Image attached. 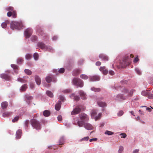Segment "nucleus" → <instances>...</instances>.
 Wrapping results in <instances>:
<instances>
[{"label":"nucleus","mask_w":153,"mask_h":153,"mask_svg":"<svg viewBox=\"0 0 153 153\" xmlns=\"http://www.w3.org/2000/svg\"><path fill=\"white\" fill-rule=\"evenodd\" d=\"M135 91L134 89H131L130 91L129 90L126 88H124L121 91L123 94H119L116 96L115 97V100L120 101L127 99L129 97L132 96L133 93Z\"/></svg>","instance_id":"nucleus-1"},{"label":"nucleus","mask_w":153,"mask_h":153,"mask_svg":"<svg viewBox=\"0 0 153 153\" xmlns=\"http://www.w3.org/2000/svg\"><path fill=\"white\" fill-rule=\"evenodd\" d=\"M30 123L33 127L37 130H40L41 128V125L39 121L35 119L30 120Z\"/></svg>","instance_id":"nucleus-2"},{"label":"nucleus","mask_w":153,"mask_h":153,"mask_svg":"<svg viewBox=\"0 0 153 153\" xmlns=\"http://www.w3.org/2000/svg\"><path fill=\"white\" fill-rule=\"evenodd\" d=\"M23 27V25L21 22H16L12 21L10 24V28L13 30L17 29L20 30Z\"/></svg>","instance_id":"nucleus-3"},{"label":"nucleus","mask_w":153,"mask_h":153,"mask_svg":"<svg viewBox=\"0 0 153 153\" xmlns=\"http://www.w3.org/2000/svg\"><path fill=\"white\" fill-rule=\"evenodd\" d=\"M73 84L77 87L82 88L83 86V82L82 80L80 79L74 78L72 80Z\"/></svg>","instance_id":"nucleus-4"},{"label":"nucleus","mask_w":153,"mask_h":153,"mask_svg":"<svg viewBox=\"0 0 153 153\" xmlns=\"http://www.w3.org/2000/svg\"><path fill=\"white\" fill-rule=\"evenodd\" d=\"M97 114V112L96 110H93L92 111L91 113V117L92 119L94 118L95 121H96L97 120V119L99 118L101 116V114L100 113L99 114L98 117H95V116Z\"/></svg>","instance_id":"nucleus-5"},{"label":"nucleus","mask_w":153,"mask_h":153,"mask_svg":"<svg viewBox=\"0 0 153 153\" xmlns=\"http://www.w3.org/2000/svg\"><path fill=\"white\" fill-rule=\"evenodd\" d=\"M32 30L31 28H28L25 31V36L27 38H29L32 34Z\"/></svg>","instance_id":"nucleus-6"},{"label":"nucleus","mask_w":153,"mask_h":153,"mask_svg":"<svg viewBox=\"0 0 153 153\" xmlns=\"http://www.w3.org/2000/svg\"><path fill=\"white\" fill-rule=\"evenodd\" d=\"M128 57H126L124 58L123 62L121 63V66L122 67H125L126 65L129 64V62L128 61Z\"/></svg>","instance_id":"nucleus-7"},{"label":"nucleus","mask_w":153,"mask_h":153,"mask_svg":"<svg viewBox=\"0 0 153 153\" xmlns=\"http://www.w3.org/2000/svg\"><path fill=\"white\" fill-rule=\"evenodd\" d=\"M80 117L81 120L84 121H88L89 120L88 116L85 114H82L80 115Z\"/></svg>","instance_id":"nucleus-8"},{"label":"nucleus","mask_w":153,"mask_h":153,"mask_svg":"<svg viewBox=\"0 0 153 153\" xmlns=\"http://www.w3.org/2000/svg\"><path fill=\"white\" fill-rule=\"evenodd\" d=\"M38 46L42 49H47L48 47L43 42H39L37 44Z\"/></svg>","instance_id":"nucleus-9"},{"label":"nucleus","mask_w":153,"mask_h":153,"mask_svg":"<svg viewBox=\"0 0 153 153\" xmlns=\"http://www.w3.org/2000/svg\"><path fill=\"white\" fill-rule=\"evenodd\" d=\"M0 77L1 78L6 80H9L10 79V77L8 74H3L0 75Z\"/></svg>","instance_id":"nucleus-10"},{"label":"nucleus","mask_w":153,"mask_h":153,"mask_svg":"<svg viewBox=\"0 0 153 153\" xmlns=\"http://www.w3.org/2000/svg\"><path fill=\"white\" fill-rule=\"evenodd\" d=\"M89 79L90 81H98L100 80V77L97 76H91Z\"/></svg>","instance_id":"nucleus-11"},{"label":"nucleus","mask_w":153,"mask_h":153,"mask_svg":"<svg viewBox=\"0 0 153 153\" xmlns=\"http://www.w3.org/2000/svg\"><path fill=\"white\" fill-rule=\"evenodd\" d=\"M99 58L102 59L104 61H107L108 60V56L105 55L101 54L99 55Z\"/></svg>","instance_id":"nucleus-12"},{"label":"nucleus","mask_w":153,"mask_h":153,"mask_svg":"<svg viewBox=\"0 0 153 153\" xmlns=\"http://www.w3.org/2000/svg\"><path fill=\"white\" fill-rule=\"evenodd\" d=\"M100 70L102 72V73L105 75H106L108 73V70L106 68L105 66L101 67L100 68Z\"/></svg>","instance_id":"nucleus-13"},{"label":"nucleus","mask_w":153,"mask_h":153,"mask_svg":"<svg viewBox=\"0 0 153 153\" xmlns=\"http://www.w3.org/2000/svg\"><path fill=\"white\" fill-rule=\"evenodd\" d=\"M84 127L87 130H91L93 128V127L92 125L88 123H84Z\"/></svg>","instance_id":"nucleus-14"},{"label":"nucleus","mask_w":153,"mask_h":153,"mask_svg":"<svg viewBox=\"0 0 153 153\" xmlns=\"http://www.w3.org/2000/svg\"><path fill=\"white\" fill-rule=\"evenodd\" d=\"M81 109L79 108H76L74 109L71 112V115L77 114L80 112Z\"/></svg>","instance_id":"nucleus-15"},{"label":"nucleus","mask_w":153,"mask_h":153,"mask_svg":"<svg viewBox=\"0 0 153 153\" xmlns=\"http://www.w3.org/2000/svg\"><path fill=\"white\" fill-rule=\"evenodd\" d=\"M81 71V70L79 68L75 69L73 71L72 75L74 76H76L80 73Z\"/></svg>","instance_id":"nucleus-16"},{"label":"nucleus","mask_w":153,"mask_h":153,"mask_svg":"<svg viewBox=\"0 0 153 153\" xmlns=\"http://www.w3.org/2000/svg\"><path fill=\"white\" fill-rule=\"evenodd\" d=\"M79 94L81 97L82 98L83 100L85 99L87 97L86 94L84 92L80 90L79 91Z\"/></svg>","instance_id":"nucleus-17"},{"label":"nucleus","mask_w":153,"mask_h":153,"mask_svg":"<svg viewBox=\"0 0 153 153\" xmlns=\"http://www.w3.org/2000/svg\"><path fill=\"white\" fill-rule=\"evenodd\" d=\"M61 102L59 101L58 103H56L55 105V109L56 111H59L61 108Z\"/></svg>","instance_id":"nucleus-18"},{"label":"nucleus","mask_w":153,"mask_h":153,"mask_svg":"<svg viewBox=\"0 0 153 153\" xmlns=\"http://www.w3.org/2000/svg\"><path fill=\"white\" fill-rule=\"evenodd\" d=\"M22 130H18L16 132V137L17 139H19L21 136Z\"/></svg>","instance_id":"nucleus-19"},{"label":"nucleus","mask_w":153,"mask_h":153,"mask_svg":"<svg viewBox=\"0 0 153 153\" xmlns=\"http://www.w3.org/2000/svg\"><path fill=\"white\" fill-rule=\"evenodd\" d=\"M35 80L37 85H39L41 83V80L39 77L37 76H35Z\"/></svg>","instance_id":"nucleus-20"},{"label":"nucleus","mask_w":153,"mask_h":153,"mask_svg":"<svg viewBox=\"0 0 153 153\" xmlns=\"http://www.w3.org/2000/svg\"><path fill=\"white\" fill-rule=\"evenodd\" d=\"M1 107L3 109L6 108L8 105V103L6 102H3L1 104Z\"/></svg>","instance_id":"nucleus-21"},{"label":"nucleus","mask_w":153,"mask_h":153,"mask_svg":"<svg viewBox=\"0 0 153 153\" xmlns=\"http://www.w3.org/2000/svg\"><path fill=\"white\" fill-rule=\"evenodd\" d=\"M97 103L98 105L100 107H104L106 106V104L105 102L99 101L98 100H97Z\"/></svg>","instance_id":"nucleus-22"},{"label":"nucleus","mask_w":153,"mask_h":153,"mask_svg":"<svg viewBox=\"0 0 153 153\" xmlns=\"http://www.w3.org/2000/svg\"><path fill=\"white\" fill-rule=\"evenodd\" d=\"M84 123H85V121L81 120V121H78L77 122L76 124L79 127H81L83 125L84 126Z\"/></svg>","instance_id":"nucleus-23"},{"label":"nucleus","mask_w":153,"mask_h":153,"mask_svg":"<svg viewBox=\"0 0 153 153\" xmlns=\"http://www.w3.org/2000/svg\"><path fill=\"white\" fill-rule=\"evenodd\" d=\"M11 66L14 70L16 73H17L18 72L17 70L19 68L18 66L15 64H11Z\"/></svg>","instance_id":"nucleus-24"},{"label":"nucleus","mask_w":153,"mask_h":153,"mask_svg":"<svg viewBox=\"0 0 153 153\" xmlns=\"http://www.w3.org/2000/svg\"><path fill=\"white\" fill-rule=\"evenodd\" d=\"M70 97L76 101H78L79 99V97L78 96H75L74 94H72L71 95Z\"/></svg>","instance_id":"nucleus-25"},{"label":"nucleus","mask_w":153,"mask_h":153,"mask_svg":"<svg viewBox=\"0 0 153 153\" xmlns=\"http://www.w3.org/2000/svg\"><path fill=\"white\" fill-rule=\"evenodd\" d=\"M65 142V140L63 137H62L60 138L59 141V145H63L64 144Z\"/></svg>","instance_id":"nucleus-26"},{"label":"nucleus","mask_w":153,"mask_h":153,"mask_svg":"<svg viewBox=\"0 0 153 153\" xmlns=\"http://www.w3.org/2000/svg\"><path fill=\"white\" fill-rule=\"evenodd\" d=\"M43 114L45 117H48L50 115V112L49 111L46 110L44 111Z\"/></svg>","instance_id":"nucleus-27"},{"label":"nucleus","mask_w":153,"mask_h":153,"mask_svg":"<svg viewBox=\"0 0 153 153\" xmlns=\"http://www.w3.org/2000/svg\"><path fill=\"white\" fill-rule=\"evenodd\" d=\"M27 88V84H25L23 85L21 88L20 90L21 91H26Z\"/></svg>","instance_id":"nucleus-28"},{"label":"nucleus","mask_w":153,"mask_h":153,"mask_svg":"<svg viewBox=\"0 0 153 153\" xmlns=\"http://www.w3.org/2000/svg\"><path fill=\"white\" fill-rule=\"evenodd\" d=\"M25 97L26 99L29 101L31 100L33 98L32 97L30 96L29 95L27 94H26L25 95Z\"/></svg>","instance_id":"nucleus-29"},{"label":"nucleus","mask_w":153,"mask_h":153,"mask_svg":"<svg viewBox=\"0 0 153 153\" xmlns=\"http://www.w3.org/2000/svg\"><path fill=\"white\" fill-rule=\"evenodd\" d=\"M46 94L47 95L51 97H53V93L51 91H46Z\"/></svg>","instance_id":"nucleus-30"},{"label":"nucleus","mask_w":153,"mask_h":153,"mask_svg":"<svg viewBox=\"0 0 153 153\" xmlns=\"http://www.w3.org/2000/svg\"><path fill=\"white\" fill-rule=\"evenodd\" d=\"M80 77L81 78L83 79H87L88 78V77L87 75L84 74L81 75Z\"/></svg>","instance_id":"nucleus-31"},{"label":"nucleus","mask_w":153,"mask_h":153,"mask_svg":"<svg viewBox=\"0 0 153 153\" xmlns=\"http://www.w3.org/2000/svg\"><path fill=\"white\" fill-rule=\"evenodd\" d=\"M23 61V59L21 58H19L17 60V63L19 64H22Z\"/></svg>","instance_id":"nucleus-32"},{"label":"nucleus","mask_w":153,"mask_h":153,"mask_svg":"<svg viewBox=\"0 0 153 153\" xmlns=\"http://www.w3.org/2000/svg\"><path fill=\"white\" fill-rule=\"evenodd\" d=\"M46 81L47 82L50 83L52 81V78L49 76H47L46 78Z\"/></svg>","instance_id":"nucleus-33"},{"label":"nucleus","mask_w":153,"mask_h":153,"mask_svg":"<svg viewBox=\"0 0 153 153\" xmlns=\"http://www.w3.org/2000/svg\"><path fill=\"white\" fill-rule=\"evenodd\" d=\"M91 90L96 92H99L100 91V89L99 88H95L94 87L92 88L91 89Z\"/></svg>","instance_id":"nucleus-34"},{"label":"nucleus","mask_w":153,"mask_h":153,"mask_svg":"<svg viewBox=\"0 0 153 153\" xmlns=\"http://www.w3.org/2000/svg\"><path fill=\"white\" fill-rule=\"evenodd\" d=\"M105 134L109 135H111L114 134V133L109 131H106L105 132Z\"/></svg>","instance_id":"nucleus-35"},{"label":"nucleus","mask_w":153,"mask_h":153,"mask_svg":"<svg viewBox=\"0 0 153 153\" xmlns=\"http://www.w3.org/2000/svg\"><path fill=\"white\" fill-rule=\"evenodd\" d=\"M25 72L28 75H30L31 74V71L29 70L26 69L25 70Z\"/></svg>","instance_id":"nucleus-36"},{"label":"nucleus","mask_w":153,"mask_h":153,"mask_svg":"<svg viewBox=\"0 0 153 153\" xmlns=\"http://www.w3.org/2000/svg\"><path fill=\"white\" fill-rule=\"evenodd\" d=\"M33 56L35 60H37L39 58V55L37 53H34Z\"/></svg>","instance_id":"nucleus-37"},{"label":"nucleus","mask_w":153,"mask_h":153,"mask_svg":"<svg viewBox=\"0 0 153 153\" xmlns=\"http://www.w3.org/2000/svg\"><path fill=\"white\" fill-rule=\"evenodd\" d=\"M32 57L31 55L29 54H27L25 55V58L26 59L28 60L30 59Z\"/></svg>","instance_id":"nucleus-38"},{"label":"nucleus","mask_w":153,"mask_h":153,"mask_svg":"<svg viewBox=\"0 0 153 153\" xmlns=\"http://www.w3.org/2000/svg\"><path fill=\"white\" fill-rule=\"evenodd\" d=\"M11 114V113L10 112H6L3 113V116L4 117L10 115Z\"/></svg>","instance_id":"nucleus-39"},{"label":"nucleus","mask_w":153,"mask_h":153,"mask_svg":"<svg viewBox=\"0 0 153 153\" xmlns=\"http://www.w3.org/2000/svg\"><path fill=\"white\" fill-rule=\"evenodd\" d=\"M12 16L13 18H16L17 16V14L15 10H13L12 12Z\"/></svg>","instance_id":"nucleus-40"},{"label":"nucleus","mask_w":153,"mask_h":153,"mask_svg":"<svg viewBox=\"0 0 153 153\" xmlns=\"http://www.w3.org/2000/svg\"><path fill=\"white\" fill-rule=\"evenodd\" d=\"M37 37L36 36H32L31 39L32 41L34 42L37 40Z\"/></svg>","instance_id":"nucleus-41"},{"label":"nucleus","mask_w":153,"mask_h":153,"mask_svg":"<svg viewBox=\"0 0 153 153\" xmlns=\"http://www.w3.org/2000/svg\"><path fill=\"white\" fill-rule=\"evenodd\" d=\"M19 116L16 117L13 119L12 120V121L13 123L17 122L19 119Z\"/></svg>","instance_id":"nucleus-42"},{"label":"nucleus","mask_w":153,"mask_h":153,"mask_svg":"<svg viewBox=\"0 0 153 153\" xmlns=\"http://www.w3.org/2000/svg\"><path fill=\"white\" fill-rule=\"evenodd\" d=\"M123 150V148L122 146H120L119 148L118 152L119 153H122Z\"/></svg>","instance_id":"nucleus-43"},{"label":"nucleus","mask_w":153,"mask_h":153,"mask_svg":"<svg viewBox=\"0 0 153 153\" xmlns=\"http://www.w3.org/2000/svg\"><path fill=\"white\" fill-rule=\"evenodd\" d=\"M6 10L7 11H13V8L12 7H9L6 8Z\"/></svg>","instance_id":"nucleus-44"},{"label":"nucleus","mask_w":153,"mask_h":153,"mask_svg":"<svg viewBox=\"0 0 153 153\" xmlns=\"http://www.w3.org/2000/svg\"><path fill=\"white\" fill-rule=\"evenodd\" d=\"M89 139V137H84L80 140V141H82L83 140L87 141Z\"/></svg>","instance_id":"nucleus-45"},{"label":"nucleus","mask_w":153,"mask_h":153,"mask_svg":"<svg viewBox=\"0 0 153 153\" xmlns=\"http://www.w3.org/2000/svg\"><path fill=\"white\" fill-rule=\"evenodd\" d=\"M135 71L138 74L140 75L141 74V72L139 68H136Z\"/></svg>","instance_id":"nucleus-46"},{"label":"nucleus","mask_w":153,"mask_h":153,"mask_svg":"<svg viewBox=\"0 0 153 153\" xmlns=\"http://www.w3.org/2000/svg\"><path fill=\"white\" fill-rule=\"evenodd\" d=\"M1 26L3 28H5L7 26V23L6 22H3L2 23Z\"/></svg>","instance_id":"nucleus-47"},{"label":"nucleus","mask_w":153,"mask_h":153,"mask_svg":"<svg viewBox=\"0 0 153 153\" xmlns=\"http://www.w3.org/2000/svg\"><path fill=\"white\" fill-rule=\"evenodd\" d=\"M64 71L65 69L63 68H60L58 71L59 73H62L64 72Z\"/></svg>","instance_id":"nucleus-48"},{"label":"nucleus","mask_w":153,"mask_h":153,"mask_svg":"<svg viewBox=\"0 0 153 153\" xmlns=\"http://www.w3.org/2000/svg\"><path fill=\"white\" fill-rule=\"evenodd\" d=\"M123 114V112L122 111H120L118 113V115L119 116H120L122 115Z\"/></svg>","instance_id":"nucleus-49"},{"label":"nucleus","mask_w":153,"mask_h":153,"mask_svg":"<svg viewBox=\"0 0 153 153\" xmlns=\"http://www.w3.org/2000/svg\"><path fill=\"white\" fill-rule=\"evenodd\" d=\"M18 80L19 81V82H25V80H24V79H22L20 78H18Z\"/></svg>","instance_id":"nucleus-50"},{"label":"nucleus","mask_w":153,"mask_h":153,"mask_svg":"<svg viewBox=\"0 0 153 153\" xmlns=\"http://www.w3.org/2000/svg\"><path fill=\"white\" fill-rule=\"evenodd\" d=\"M57 118L58 120L59 121H61L62 120V116L60 115H59L58 116Z\"/></svg>","instance_id":"nucleus-51"},{"label":"nucleus","mask_w":153,"mask_h":153,"mask_svg":"<svg viewBox=\"0 0 153 153\" xmlns=\"http://www.w3.org/2000/svg\"><path fill=\"white\" fill-rule=\"evenodd\" d=\"M12 15V12L9 11L7 12V15L8 17H10Z\"/></svg>","instance_id":"nucleus-52"},{"label":"nucleus","mask_w":153,"mask_h":153,"mask_svg":"<svg viewBox=\"0 0 153 153\" xmlns=\"http://www.w3.org/2000/svg\"><path fill=\"white\" fill-rule=\"evenodd\" d=\"M40 34L42 36H43L44 37H45V36L46 37H47V35H46L44 33V32L42 31H41L40 33Z\"/></svg>","instance_id":"nucleus-53"},{"label":"nucleus","mask_w":153,"mask_h":153,"mask_svg":"<svg viewBox=\"0 0 153 153\" xmlns=\"http://www.w3.org/2000/svg\"><path fill=\"white\" fill-rule=\"evenodd\" d=\"M109 74L111 75H113L114 74V73L113 71L110 70L109 71Z\"/></svg>","instance_id":"nucleus-54"},{"label":"nucleus","mask_w":153,"mask_h":153,"mask_svg":"<svg viewBox=\"0 0 153 153\" xmlns=\"http://www.w3.org/2000/svg\"><path fill=\"white\" fill-rule=\"evenodd\" d=\"M29 123V120H26L25 121V124L26 126L27 127L28 126V125Z\"/></svg>","instance_id":"nucleus-55"},{"label":"nucleus","mask_w":153,"mask_h":153,"mask_svg":"<svg viewBox=\"0 0 153 153\" xmlns=\"http://www.w3.org/2000/svg\"><path fill=\"white\" fill-rule=\"evenodd\" d=\"M139 60V59L138 58V57L137 56V57H135L134 59V62H137V61H138Z\"/></svg>","instance_id":"nucleus-56"},{"label":"nucleus","mask_w":153,"mask_h":153,"mask_svg":"<svg viewBox=\"0 0 153 153\" xmlns=\"http://www.w3.org/2000/svg\"><path fill=\"white\" fill-rule=\"evenodd\" d=\"M96 65L97 66H100L101 65V62L100 61H97L96 62Z\"/></svg>","instance_id":"nucleus-57"},{"label":"nucleus","mask_w":153,"mask_h":153,"mask_svg":"<svg viewBox=\"0 0 153 153\" xmlns=\"http://www.w3.org/2000/svg\"><path fill=\"white\" fill-rule=\"evenodd\" d=\"M97 140V138H92L89 141L90 142H92L93 141H96Z\"/></svg>","instance_id":"nucleus-58"},{"label":"nucleus","mask_w":153,"mask_h":153,"mask_svg":"<svg viewBox=\"0 0 153 153\" xmlns=\"http://www.w3.org/2000/svg\"><path fill=\"white\" fill-rule=\"evenodd\" d=\"M120 135H122L123 138H125L126 137V134L125 133H121Z\"/></svg>","instance_id":"nucleus-59"},{"label":"nucleus","mask_w":153,"mask_h":153,"mask_svg":"<svg viewBox=\"0 0 153 153\" xmlns=\"http://www.w3.org/2000/svg\"><path fill=\"white\" fill-rule=\"evenodd\" d=\"M74 121H73V124H76V121L77 120V117H75L74 119Z\"/></svg>","instance_id":"nucleus-60"},{"label":"nucleus","mask_w":153,"mask_h":153,"mask_svg":"<svg viewBox=\"0 0 153 153\" xmlns=\"http://www.w3.org/2000/svg\"><path fill=\"white\" fill-rule=\"evenodd\" d=\"M59 99L60 100H62V101H63L64 100V97L62 96H59Z\"/></svg>","instance_id":"nucleus-61"},{"label":"nucleus","mask_w":153,"mask_h":153,"mask_svg":"<svg viewBox=\"0 0 153 153\" xmlns=\"http://www.w3.org/2000/svg\"><path fill=\"white\" fill-rule=\"evenodd\" d=\"M148 97L149 99H153V94H152L149 95L148 96Z\"/></svg>","instance_id":"nucleus-62"},{"label":"nucleus","mask_w":153,"mask_h":153,"mask_svg":"<svg viewBox=\"0 0 153 153\" xmlns=\"http://www.w3.org/2000/svg\"><path fill=\"white\" fill-rule=\"evenodd\" d=\"M71 91V90L69 89H66L64 91V92L65 93H68Z\"/></svg>","instance_id":"nucleus-63"},{"label":"nucleus","mask_w":153,"mask_h":153,"mask_svg":"<svg viewBox=\"0 0 153 153\" xmlns=\"http://www.w3.org/2000/svg\"><path fill=\"white\" fill-rule=\"evenodd\" d=\"M30 87L31 88H33L34 87V84L33 83H31L30 84Z\"/></svg>","instance_id":"nucleus-64"}]
</instances>
